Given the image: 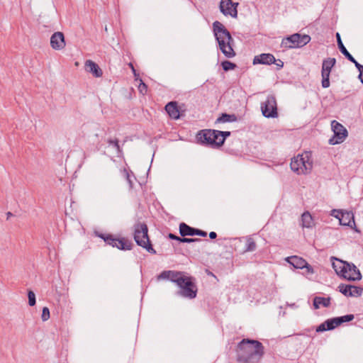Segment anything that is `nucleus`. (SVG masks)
<instances>
[{
  "label": "nucleus",
  "instance_id": "393cba45",
  "mask_svg": "<svg viewBox=\"0 0 363 363\" xmlns=\"http://www.w3.org/2000/svg\"><path fill=\"white\" fill-rule=\"evenodd\" d=\"M335 63H336L335 58L328 57L327 59H325L323 61L322 71L330 72L332 68L335 66Z\"/></svg>",
  "mask_w": 363,
  "mask_h": 363
},
{
  "label": "nucleus",
  "instance_id": "f8f14e48",
  "mask_svg": "<svg viewBox=\"0 0 363 363\" xmlns=\"http://www.w3.org/2000/svg\"><path fill=\"white\" fill-rule=\"evenodd\" d=\"M185 275L184 272L165 270L157 276V280L168 279L179 286L181 285V283L184 281V277Z\"/></svg>",
  "mask_w": 363,
  "mask_h": 363
},
{
  "label": "nucleus",
  "instance_id": "7c9ffc66",
  "mask_svg": "<svg viewBox=\"0 0 363 363\" xmlns=\"http://www.w3.org/2000/svg\"><path fill=\"white\" fill-rule=\"evenodd\" d=\"M221 65H222L223 70H225V71H229V70L233 69L236 67L235 64H234L230 61H224L221 63Z\"/></svg>",
  "mask_w": 363,
  "mask_h": 363
},
{
  "label": "nucleus",
  "instance_id": "72a5a7b5",
  "mask_svg": "<svg viewBox=\"0 0 363 363\" xmlns=\"http://www.w3.org/2000/svg\"><path fill=\"white\" fill-rule=\"evenodd\" d=\"M107 143L109 145L114 147L118 152H121L118 140L117 139H108Z\"/></svg>",
  "mask_w": 363,
  "mask_h": 363
},
{
  "label": "nucleus",
  "instance_id": "20e7f679",
  "mask_svg": "<svg viewBox=\"0 0 363 363\" xmlns=\"http://www.w3.org/2000/svg\"><path fill=\"white\" fill-rule=\"evenodd\" d=\"M291 169L298 174H306L309 173L313 168L311 152H306L291 159L290 164Z\"/></svg>",
  "mask_w": 363,
  "mask_h": 363
},
{
  "label": "nucleus",
  "instance_id": "1a4fd4ad",
  "mask_svg": "<svg viewBox=\"0 0 363 363\" xmlns=\"http://www.w3.org/2000/svg\"><path fill=\"white\" fill-rule=\"evenodd\" d=\"M99 237L102 238L106 244L113 247H116L119 250H129L131 249L133 245L131 241L125 238L119 239L115 238L112 235L101 234L99 235Z\"/></svg>",
  "mask_w": 363,
  "mask_h": 363
},
{
  "label": "nucleus",
  "instance_id": "423d86ee",
  "mask_svg": "<svg viewBox=\"0 0 363 363\" xmlns=\"http://www.w3.org/2000/svg\"><path fill=\"white\" fill-rule=\"evenodd\" d=\"M220 130H202L196 135L198 140L203 144H207L212 147H220L224 143V138L219 135Z\"/></svg>",
  "mask_w": 363,
  "mask_h": 363
},
{
  "label": "nucleus",
  "instance_id": "a18cd8bd",
  "mask_svg": "<svg viewBox=\"0 0 363 363\" xmlns=\"http://www.w3.org/2000/svg\"><path fill=\"white\" fill-rule=\"evenodd\" d=\"M279 61V63H277L276 65L279 67H283V62L280 60H278Z\"/></svg>",
  "mask_w": 363,
  "mask_h": 363
},
{
  "label": "nucleus",
  "instance_id": "a211bd4d",
  "mask_svg": "<svg viewBox=\"0 0 363 363\" xmlns=\"http://www.w3.org/2000/svg\"><path fill=\"white\" fill-rule=\"evenodd\" d=\"M276 59L273 55L269 53H262L254 57L253 64L271 65L275 63Z\"/></svg>",
  "mask_w": 363,
  "mask_h": 363
},
{
  "label": "nucleus",
  "instance_id": "412c9836",
  "mask_svg": "<svg viewBox=\"0 0 363 363\" xmlns=\"http://www.w3.org/2000/svg\"><path fill=\"white\" fill-rule=\"evenodd\" d=\"M354 318V315L349 314V315H343V316H340V317L333 318H330V320H331V322H332V323L334 326V329H335L336 327L340 325L341 324L346 323V322H350V321L352 320Z\"/></svg>",
  "mask_w": 363,
  "mask_h": 363
},
{
  "label": "nucleus",
  "instance_id": "f03ea898",
  "mask_svg": "<svg viewBox=\"0 0 363 363\" xmlns=\"http://www.w3.org/2000/svg\"><path fill=\"white\" fill-rule=\"evenodd\" d=\"M213 28L219 48L223 54L227 58H232L235 56V52L232 47L233 39L230 32L218 21L213 22Z\"/></svg>",
  "mask_w": 363,
  "mask_h": 363
},
{
  "label": "nucleus",
  "instance_id": "0eeeda50",
  "mask_svg": "<svg viewBox=\"0 0 363 363\" xmlns=\"http://www.w3.org/2000/svg\"><path fill=\"white\" fill-rule=\"evenodd\" d=\"M194 280V277L185 275L184 281L178 286L180 289L177 292L178 295L189 299L196 298L198 288Z\"/></svg>",
  "mask_w": 363,
  "mask_h": 363
},
{
  "label": "nucleus",
  "instance_id": "2f4dec72",
  "mask_svg": "<svg viewBox=\"0 0 363 363\" xmlns=\"http://www.w3.org/2000/svg\"><path fill=\"white\" fill-rule=\"evenodd\" d=\"M130 173L128 169H124L123 170V174L124 175V177H125L128 184H129V186L130 188H133V180L131 179V176H130Z\"/></svg>",
  "mask_w": 363,
  "mask_h": 363
},
{
  "label": "nucleus",
  "instance_id": "37998d69",
  "mask_svg": "<svg viewBox=\"0 0 363 363\" xmlns=\"http://www.w3.org/2000/svg\"><path fill=\"white\" fill-rule=\"evenodd\" d=\"M216 237H217V234H216V233H215V232H211V233H209V238H210L211 239H215Z\"/></svg>",
  "mask_w": 363,
  "mask_h": 363
},
{
  "label": "nucleus",
  "instance_id": "2eb2a0df",
  "mask_svg": "<svg viewBox=\"0 0 363 363\" xmlns=\"http://www.w3.org/2000/svg\"><path fill=\"white\" fill-rule=\"evenodd\" d=\"M286 260L296 269L306 268L308 273H314L313 267L310 264H308V262L302 257L298 256H291L287 257Z\"/></svg>",
  "mask_w": 363,
  "mask_h": 363
},
{
  "label": "nucleus",
  "instance_id": "a19ab883",
  "mask_svg": "<svg viewBox=\"0 0 363 363\" xmlns=\"http://www.w3.org/2000/svg\"><path fill=\"white\" fill-rule=\"evenodd\" d=\"M169 238L172 240H176L177 241H179L180 242V240H182V238L180 237H178L172 233H169Z\"/></svg>",
  "mask_w": 363,
  "mask_h": 363
},
{
  "label": "nucleus",
  "instance_id": "49530a36",
  "mask_svg": "<svg viewBox=\"0 0 363 363\" xmlns=\"http://www.w3.org/2000/svg\"><path fill=\"white\" fill-rule=\"evenodd\" d=\"M11 216H13V213H12L8 212L6 213V218H7V220L9 219Z\"/></svg>",
  "mask_w": 363,
  "mask_h": 363
},
{
  "label": "nucleus",
  "instance_id": "ddd939ff",
  "mask_svg": "<svg viewBox=\"0 0 363 363\" xmlns=\"http://www.w3.org/2000/svg\"><path fill=\"white\" fill-rule=\"evenodd\" d=\"M238 6V3H234L232 0H220L219 9L224 16H230L233 18H237Z\"/></svg>",
  "mask_w": 363,
  "mask_h": 363
},
{
  "label": "nucleus",
  "instance_id": "f704fd0d",
  "mask_svg": "<svg viewBox=\"0 0 363 363\" xmlns=\"http://www.w3.org/2000/svg\"><path fill=\"white\" fill-rule=\"evenodd\" d=\"M50 318V311L48 307L43 308L41 319L43 321H46Z\"/></svg>",
  "mask_w": 363,
  "mask_h": 363
},
{
  "label": "nucleus",
  "instance_id": "bb28decb",
  "mask_svg": "<svg viewBox=\"0 0 363 363\" xmlns=\"http://www.w3.org/2000/svg\"><path fill=\"white\" fill-rule=\"evenodd\" d=\"M334 329V326L331 322L330 318L326 320L323 323H321L319 326L316 328L315 331L317 333H321L326 330H331Z\"/></svg>",
  "mask_w": 363,
  "mask_h": 363
},
{
  "label": "nucleus",
  "instance_id": "f3484780",
  "mask_svg": "<svg viewBox=\"0 0 363 363\" xmlns=\"http://www.w3.org/2000/svg\"><path fill=\"white\" fill-rule=\"evenodd\" d=\"M50 45L55 50H62L66 45L64 34L59 31L54 33L50 38Z\"/></svg>",
  "mask_w": 363,
  "mask_h": 363
},
{
  "label": "nucleus",
  "instance_id": "de8ad7c7",
  "mask_svg": "<svg viewBox=\"0 0 363 363\" xmlns=\"http://www.w3.org/2000/svg\"><path fill=\"white\" fill-rule=\"evenodd\" d=\"M129 65H130V67L132 68V70H133L134 74L135 75L136 74H135V69L134 67L133 66V65L131 63H130Z\"/></svg>",
  "mask_w": 363,
  "mask_h": 363
},
{
  "label": "nucleus",
  "instance_id": "4be33fe9",
  "mask_svg": "<svg viewBox=\"0 0 363 363\" xmlns=\"http://www.w3.org/2000/svg\"><path fill=\"white\" fill-rule=\"evenodd\" d=\"M195 228L188 225L185 223H181L179 224V233L182 237L185 236H194Z\"/></svg>",
  "mask_w": 363,
  "mask_h": 363
},
{
  "label": "nucleus",
  "instance_id": "c85d7f7f",
  "mask_svg": "<svg viewBox=\"0 0 363 363\" xmlns=\"http://www.w3.org/2000/svg\"><path fill=\"white\" fill-rule=\"evenodd\" d=\"M336 38H337V43L338 48L340 49V50L342 52V54L345 57L350 52L346 49V47H345V45H343V43L342 42V40H341L340 35L339 33H336Z\"/></svg>",
  "mask_w": 363,
  "mask_h": 363
},
{
  "label": "nucleus",
  "instance_id": "39448f33",
  "mask_svg": "<svg viewBox=\"0 0 363 363\" xmlns=\"http://www.w3.org/2000/svg\"><path fill=\"white\" fill-rule=\"evenodd\" d=\"M148 228L145 223H137L134 225V240L137 245L145 248L151 254H156V251L152 247L147 235Z\"/></svg>",
  "mask_w": 363,
  "mask_h": 363
},
{
  "label": "nucleus",
  "instance_id": "79ce46f5",
  "mask_svg": "<svg viewBox=\"0 0 363 363\" xmlns=\"http://www.w3.org/2000/svg\"><path fill=\"white\" fill-rule=\"evenodd\" d=\"M345 57L352 63H354L357 60L352 56L350 53L345 56Z\"/></svg>",
  "mask_w": 363,
  "mask_h": 363
},
{
  "label": "nucleus",
  "instance_id": "4468645a",
  "mask_svg": "<svg viewBox=\"0 0 363 363\" xmlns=\"http://www.w3.org/2000/svg\"><path fill=\"white\" fill-rule=\"evenodd\" d=\"M332 216L337 218L340 224L342 225L352 227V225L355 224L354 215L350 212L333 210L332 211Z\"/></svg>",
  "mask_w": 363,
  "mask_h": 363
},
{
  "label": "nucleus",
  "instance_id": "5701e85b",
  "mask_svg": "<svg viewBox=\"0 0 363 363\" xmlns=\"http://www.w3.org/2000/svg\"><path fill=\"white\" fill-rule=\"evenodd\" d=\"M330 297L324 298L320 296H315L313 298V306L315 309L320 308V306L322 305L323 307H329L330 305Z\"/></svg>",
  "mask_w": 363,
  "mask_h": 363
},
{
  "label": "nucleus",
  "instance_id": "b1692460",
  "mask_svg": "<svg viewBox=\"0 0 363 363\" xmlns=\"http://www.w3.org/2000/svg\"><path fill=\"white\" fill-rule=\"evenodd\" d=\"M313 221L311 215L308 212H305L301 216V225L303 228H311Z\"/></svg>",
  "mask_w": 363,
  "mask_h": 363
},
{
  "label": "nucleus",
  "instance_id": "e433bc0d",
  "mask_svg": "<svg viewBox=\"0 0 363 363\" xmlns=\"http://www.w3.org/2000/svg\"><path fill=\"white\" fill-rule=\"evenodd\" d=\"M201 240L200 239H198V238H182V240H180V242H196V241H199Z\"/></svg>",
  "mask_w": 363,
  "mask_h": 363
},
{
  "label": "nucleus",
  "instance_id": "aec40b11",
  "mask_svg": "<svg viewBox=\"0 0 363 363\" xmlns=\"http://www.w3.org/2000/svg\"><path fill=\"white\" fill-rule=\"evenodd\" d=\"M165 110L170 118L173 119L179 118V111L176 101H170L165 106Z\"/></svg>",
  "mask_w": 363,
  "mask_h": 363
},
{
  "label": "nucleus",
  "instance_id": "cd10ccee",
  "mask_svg": "<svg viewBox=\"0 0 363 363\" xmlns=\"http://www.w3.org/2000/svg\"><path fill=\"white\" fill-rule=\"evenodd\" d=\"M257 245L254 239L248 237L246 239L245 252H253L256 250Z\"/></svg>",
  "mask_w": 363,
  "mask_h": 363
},
{
  "label": "nucleus",
  "instance_id": "c03bdc74",
  "mask_svg": "<svg viewBox=\"0 0 363 363\" xmlns=\"http://www.w3.org/2000/svg\"><path fill=\"white\" fill-rule=\"evenodd\" d=\"M358 78L359 79L360 82L363 84V72H359Z\"/></svg>",
  "mask_w": 363,
  "mask_h": 363
},
{
  "label": "nucleus",
  "instance_id": "dca6fc26",
  "mask_svg": "<svg viewBox=\"0 0 363 363\" xmlns=\"http://www.w3.org/2000/svg\"><path fill=\"white\" fill-rule=\"evenodd\" d=\"M339 291L345 296L358 297L362 294L363 289L353 285L341 284L338 286Z\"/></svg>",
  "mask_w": 363,
  "mask_h": 363
},
{
  "label": "nucleus",
  "instance_id": "f257e3e1",
  "mask_svg": "<svg viewBox=\"0 0 363 363\" xmlns=\"http://www.w3.org/2000/svg\"><path fill=\"white\" fill-rule=\"evenodd\" d=\"M264 354V347L258 340L242 339L237 346L236 359L240 363H259Z\"/></svg>",
  "mask_w": 363,
  "mask_h": 363
},
{
  "label": "nucleus",
  "instance_id": "7ed1b4c3",
  "mask_svg": "<svg viewBox=\"0 0 363 363\" xmlns=\"http://www.w3.org/2000/svg\"><path fill=\"white\" fill-rule=\"evenodd\" d=\"M336 262H333V268L340 277L349 281H359L362 279V274L357 267L352 263L332 257Z\"/></svg>",
  "mask_w": 363,
  "mask_h": 363
},
{
  "label": "nucleus",
  "instance_id": "58836bf2",
  "mask_svg": "<svg viewBox=\"0 0 363 363\" xmlns=\"http://www.w3.org/2000/svg\"><path fill=\"white\" fill-rule=\"evenodd\" d=\"M220 134L219 135H220V137L223 138H224V140H225V138L228 136L230 135V132L229 131H220Z\"/></svg>",
  "mask_w": 363,
  "mask_h": 363
},
{
  "label": "nucleus",
  "instance_id": "4c0bfd02",
  "mask_svg": "<svg viewBox=\"0 0 363 363\" xmlns=\"http://www.w3.org/2000/svg\"><path fill=\"white\" fill-rule=\"evenodd\" d=\"M194 235H199L201 237H206L207 235V233L205 231H203L199 229L195 228Z\"/></svg>",
  "mask_w": 363,
  "mask_h": 363
},
{
  "label": "nucleus",
  "instance_id": "9b49d317",
  "mask_svg": "<svg viewBox=\"0 0 363 363\" xmlns=\"http://www.w3.org/2000/svg\"><path fill=\"white\" fill-rule=\"evenodd\" d=\"M332 130L334 135L330 139V144L336 145L342 143L347 136V129L336 121L331 122Z\"/></svg>",
  "mask_w": 363,
  "mask_h": 363
},
{
  "label": "nucleus",
  "instance_id": "473e14b6",
  "mask_svg": "<svg viewBox=\"0 0 363 363\" xmlns=\"http://www.w3.org/2000/svg\"><path fill=\"white\" fill-rule=\"evenodd\" d=\"M28 304L30 306H33L35 305V295L33 291H28Z\"/></svg>",
  "mask_w": 363,
  "mask_h": 363
},
{
  "label": "nucleus",
  "instance_id": "a878e982",
  "mask_svg": "<svg viewBox=\"0 0 363 363\" xmlns=\"http://www.w3.org/2000/svg\"><path fill=\"white\" fill-rule=\"evenodd\" d=\"M236 120L237 118L234 114L222 113L221 116L216 119V123H220L233 122L235 121Z\"/></svg>",
  "mask_w": 363,
  "mask_h": 363
},
{
  "label": "nucleus",
  "instance_id": "c9c22d12",
  "mask_svg": "<svg viewBox=\"0 0 363 363\" xmlns=\"http://www.w3.org/2000/svg\"><path fill=\"white\" fill-rule=\"evenodd\" d=\"M138 90L142 94H145L147 90V85L142 81V79H140V84L138 85Z\"/></svg>",
  "mask_w": 363,
  "mask_h": 363
},
{
  "label": "nucleus",
  "instance_id": "ea45409f",
  "mask_svg": "<svg viewBox=\"0 0 363 363\" xmlns=\"http://www.w3.org/2000/svg\"><path fill=\"white\" fill-rule=\"evenodd\" d=\"M354 64L359 72H363V65H360L357 61H356Z\"/></svg>",
  "mask_w": 363,
  "mask_h": 363
},
{
  "label": "nucleus",
  "instance_id": "6ab92c4d",
  "mask_svg": "<svg viewBox=\"0 0 363 363\" xmlns=\"http://www.w3.org/2000/svg\"><path fill=\"white\" fill-rule=\"evenodd\" d=\"M85 69L91 73L95 77H100L102 76V70L99 65L92 60H86L85 62Z\"/></svg>",
  "mask_w": 363,
  "mask_h": 363
},
{
  "label": "nucleus",
  "instance_id": "6e6552de",
  "mask_svg": "<svg viewBox=\"0 0 363 363\" xmlns=\"http://www.w3.org/2000/svg\"><path fill=\"white\" fill-rule=\"evenodd\" d=\"M310 40L311 37L308 35L294 33L289 37L283 38L281 45V47L288 49L302 48L307 45Z\"/></svg>",
  "mask_w": 363,
  "mask_h": 363
},
{
  "label": "nucleus",
  "instance_id": "c756f323",
  "mask_svg": "<svg viewBox=\"0 0 363 363\" xmlns=\"http://www.w3.org/2000/svg\"><path fill=\"white\" fill-rule=\"evenodd\" d=\"M330 74L329 72H325L321 70V76H322V86L323 88H328L330 86Z\"/></svg>",
  "mask_w": 363,
  "mask_h": 363
},
{
  "label": "nucleus",
  "instance_id": "9d476101",
  "mask_svg": "<svg viewBox=\"0 0 363 363\" xmlns=\"http://www.w3.org/2000/svg\"><path fill=\"white\" fill-rule=\"evenodd\" d=\"M261 111L266 118L278 116L277 101L273 95L267 96L266 100L261 104Z\"/></svg>",
  "mask_w": 363,
  "mask_h": 363
},
{
  "label": "nucleus",
  "instance_id": "09e8293b",
  "mask_svg": "<svg viewBox=\"0 0 363 363\" xmlns=\"http://www.w3.org/2000/svg\"><path fill=\"white\" fill-rule=\"evenodd\" d=\"M208 274L211 275V276H214L212 272H208Z\"/></svg>",
  "mask_w": 363,
  "mask_h": 363
}]
</instances>
